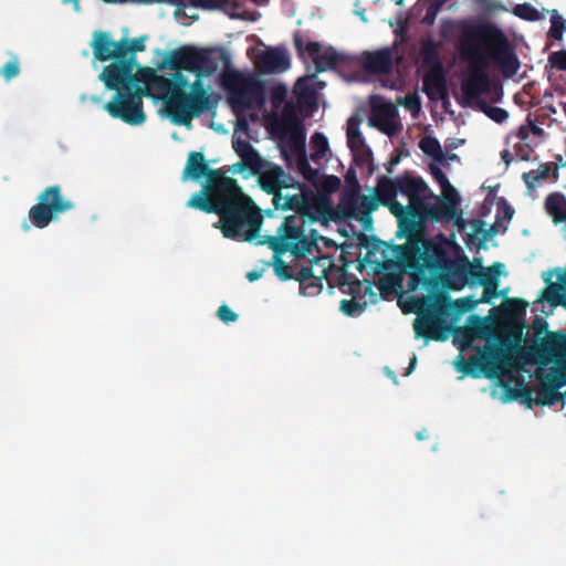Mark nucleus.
Instances as JSON below:
<instances>
[{"instance_id":"obj_21","label":"nucleus","mask_w":566,"mask_h":566,"mask_svg":"<svg viewBox=\"0 0 566 566\" xmlns=\"http://www.w3.org/2000/svg\"><path fill=\"white\" fill-rule=\"evenodd\" d=\"M188 8L217 10L231 19L248 20V7L241 0H188Z\"/></svg>"},{"instance_id":"obj_40","label":"nucleus","mask_w":566,"mask_h":566,"mask_svg":"<svg viewBox=\"0 0 566 566\" xmlns=\"http://www.w3.org/2000/svg\"><path fill=\"white\" fill-rule=\"evenodd\" d=\"M421 61L423 64L431 66V67H442V63L439 59V52L437 51L436 43L431 38L426 39L422 41L421 44Z\"/></svg>"},{"instance_id":"obj_45","label":"nucleus","mask_w":566,"mask_h":566,"mask_svg":"<svg viewBox=\"0 0 566 566\" xmlns=\"http://www.w3.org/2000/svg\"><path fill=\"white\" fill-rule=\"evenodd\" d=\"M448 0H419L418 1V8L420 10H426V13L423 15V21L428 24L433 23L436 20V17L440 10V8L447 2Z\"/></svg>"},{"instance_id":"obj_30","label":"nucleus","mask_w":566,"mask_h":566,"mask_svg":"<svg viewBox=\"0 0 566 566\" xmlns=\"http://www.w3.org/2000/svg\"><path fill=\"white\" fill-rule=\"evenodd\" d=\"M218 171L223 174L222 170L209 167L208 161L205 160L203 154L200 151H190L188 155L187 166L184 168V177L193 180L209 179L211 172Z\"/></svg>"},{"instance_id":"obj_15","label":"nucleus","mask_w":566,"mask_h":566,"mask_svg":"<svg viewBox=\"0 0 566 566\" xmlns=\"http://www.w3.org/2000/svg\"><path fill=\"white\" fill-rule=\"evenodd\" d=\"M359 191L350 190L343 193L339 209L344 217L363 222L370 219V213L376 211L381 202L374 196L360 195Z\"/></svg>"},{"instance_id":"obj_7","label":"nucleus","mask_w":566,"mask_h":566,"mask_svg":"<svg viewBox=\"0 0 566 566\" xmlns=\"http://www.w3.org/2000/svg\"><path fill=\"white\" fill-rule=\"evenodd\" d=\"M448 316V296L440 294L429 304L427 312L415 319L413 331L416 337H421L426 340H446L450 333V326L446 319Z\"/></svg>"},{"instance_id":"obj_44","label":"nucleus","mask_w":566,"mask_h":566,"mask_svg":"<svg viewBox=\"0 0 566 566\" xmlns=\"http://www.w3.org/2000/svg\"><path fill=\"white\" fill-rule=\"evenodd\" d=\"M311 145H313V153H311V160L318 163L329 151L328 139L323 133H314L311 137Z\"/></svg>"},{"instance_id":"obj_17","label":"nucleus","mask_w":566,"mask_h":566,"mask_svg":"<svg viewBox=\"0 0 566 566\" xmlns=\"http://www.w3.org/2000/svg\"><path fill=\"white\" fill-rule=\"evenodd\" d=\"M454 261L450 260L447 250L441 243H434L426 238L424 248L421 249L420 283H428L427 271L442 272L448 270Z\"/></svg>"},{"instance_id":"obj_47","label":"nucleus","mask_w":566,"mask_h":566,"mask_svg":"<svg viewBox=\"0 0 566 566\" xmlns=\"http://www.w3.org/2000/svg\"><path fill=\"white\" fill-rule=\"evenodd\" d=\"M479 108L494 123H504L509 118L506 109L499 106L488 105L485 101H479Z\"/></svg>"},{"instance_id":"obj_24","label":"nucleus","mask_w":566,"mask_h":566,"mask_svg":"<svg viewBox=\"0 0 566 566\" xmlns=\"http://www.w3.org/2000/svg\"><path fill=\"white\" fill-rule=\"evenodd\" d=\"M254 64L262 74H282L290 67V59L286 51L275 48L256 55Z\"/></svg>"},{"instance_id":"obj_41","label":"nucleus","mask_w":566,"mask_h":566,"mask_svg":"<svg viewBox=\"0 0 566 566\" xmlns=\"http://www.w3.org/2000/svg\"><path fill=\"white\" fill-rule=\"evenodd\" d=\"M287 97V86L281 83H277L269 88V95L268 99H270L271 107L274 108V111H277L282 107L283 108L287 105V102L285 98ZM289 103H292L289 101Z\"/></svg>"},{"instance_id":"obj_13","label":"nucleus","mask_w":566,"mask_h":566,"mask_svg":"<svg viewBox=\"0 0 566 566\" xmlns=\"http://www.w3.org/2000/svg\"><path fill=\"white\" fill-rule=\"evenodd\" d=\"M273 205L275 210H292L296 212L294 216L284 217L282 223L277 228H283L284 223L287 222L290 218L295 219V222L291 223L300 228L302 233H305V222H314L316 217L312 214V205L310 199L305 193H295V195H282L275 193L273 196Z\"/></svg>"},{"instance_id":"obj_51","label":"nucleus","mask_w":566,"mask_h":566,"mask_svg":"<svg viewBox=\"0 0 566 566\" xmlns=\"http://www.w3.org/2000/svg\"><path fill=\"white\" fill-rule=\"evenodd\" d=\"M20 72L19 60L17 55H12L9 63L4 64L0 67V75L6 78V81H10L18 76Z\"/></svg>"},{"instance_id":"obj_58","label":"nucleus","mask_w":566,"mask_h":566,"mask_svg":"<svg viewBox=\"0 0 566 566\" xmlns=\"http://www.w3.org/2000/svg\"><path fill=\"white\" fill-rule=\"evenodd\" d=\"M340 178L337 177V176H326L323 178V181H322V189L324 191H327L328 193H333L335 192L337 189L340 188Z\"/></svg>"},{"instance_id":"obj_35","label":"nucleus","mask_w":566,"mask_h":566,"mask_svg":"<svg viewBox=\"0 0 566 566\" xmlns=\"http://www.w3.org/2000/svg\"><path fill=\"white\" fill-rule=\"evenodd\" d=\"M500 272L494 271L489 277H484L481 280H475L474 284H480L484 287V292H482V296L478 302L480 303H489L493 298L499 297L500 293L496 289H499L500 283Z\"/></svg>"},{"instance_id":"obj_12","label":"nucleus","mask_w":566,"mask_h":566,"mask_svg":"<svg viewBox=\"0 0 566 566\" xmlns=\"http://www.w3.org/2000/svg\"><path fill=\"white\" fill-rule=\"evenodd\" d=\"M334 262L327 255H314L307 265H302L296 271L295 280L300 282L304 294L315 295L321 293L323 280H328V271Z\"/></svg>"},{"instance_id":"obj_6","label":"nucleus","mask_w":566,"mask_h":566,"mask_svg":"<svg viewBox=\"0 0 566 566\" xmlns=\"http://www.w3.org/2000/svg\"><path fill=\"white\" fill-rule=\"evenodd\" d=\"M74 208L71 199L64 197L59 185L46 187L38 196V202L29 210L32 227L43 229L50 226L60 214Z\"/></svg>"},{"instance_id":"obj_29","label":"nucleus","mask_w":566,"mask_h":566,"mask_svg":"<svg viewBox=\"0 0 566 566\" xmlns=\"http://www.w3.org/2000/svg\"><path fill=\"white\" fill-rule=\"evenodd\" d=\"M322 90L324 87V83L316 81V75L311 74L304 77L297 78L294 85V95L296 97L297 105L295 107L302 106H314L316 103V87Z\"/></svg>"},{"instance_id":"obj_57","label":"nucleus","mask_w":566,"mask_h":566,"mask_svg":"<svg viewBox=\"0 0 566 566\" xmlns=\"http://www.w3.org/2000/svg\"><path fill=\"white\" fill-rule=\"evenodd\" d=\"M217 317L224 324L233 323L238 319V315L228 305L222 304L217 310Z\"/></svg>"},{"instance_id":"obj_60","label":"nucleus","mask_w":566,"mask_h":566,"mask_svg":"<svg viewBox=\"0 0 566 566\" xmlns=\"http://www.w3.org/2000/svg\"><path fill=\"white\" fill-rule=\"evenodd\" d=\"M402 106H405L408 111L419 112L421 107L420 98L417 95H408L405 101H402Z\"/></svg>"},{"instance_id":"obj_10","label":"nucleus","mask_w":566,"mask_h":566,"mask_svg":"<svg viewBox=\"0 0 566 566\" xmlns=\"http://www.w3.org/2000/svg\"><path fill=\"white\" fill-rule=\"evenodd\" d=\"M476 42L482 44L488 52V61L493 60L501 73L505 77H513L521 67L518 55L512 45L509 44L507 38H475Z\"/></svg>"},{"instance_id":"obj_39","label":"nucleus","mask_w":566,"mask_h":566,"mask_svg":"<svg viewBox=\"0 0 566 566\" xmlns=\"http://www.w3.org/2000/svg\"><path fill=\"white\" fill-rule=\"evenodd\" d=\"M471 226H472L473 231L471 233L467 234L465 241H467V244H473L476 235L481 234L479 249L482 248L488 242L489 238H491L492 235H494L496 233L495 226H492L491 228L485 229L484 228L485 223L479 219H473L471 221Z\"/></svg>"},{"instance_id":"obj_20","label":"nucleus","mask_w":566,"mask_h":566,"mask_svg":"<svg viewBox=\"0 0 566 566\" xmlns=\"http://www.w3.org/2000/svg\"><path fill=\"white\" fill-rule=\"evenodd\" d=\"M240 134L248 136V117L244 115L237 117L233 136V148L237 155L240 156V161L234 165L216 168V170H222L223 176L243 174L248 170V139H242Z\"/></svg>"},{"instance_id":"obj_48","label":"nucleus","mask_w":566,"mask_h":566,"mask_svg":"<svg viewBox=\"0 0 566 566\" xmlns=\"http://www.w3.org/2000/svg\"><path fill=\"white\" fill-rule=\"evenodd\" d=\"M559 385H542L537 391V400L535 403L544 406L552 405L558 399Z\"/></svg>"},{"instance_id":"obj_27","label":"nucleus","mask_w":566,"mask_h":566,"mask_svg":"<svg viewBox=\"0 0 566 566\" xmlns=\"http://www.w3.org/2000/svg\"><path fill=\"white\" fill-rule=\"evenodd\" d=\"M347 145L349 150L353 151L357 164L365 165L371 160V150L365 144V139L358 128V120L355 117L348 119Z\"/></svg>"},{"instance_id":"obj_22","label":"nucleus","mask_w":566,"mask_h":566,"mask_svg":"<svg viewBox=\"0 0 566 566\" xmlns=\"http://www.w3.org/2000/svg\"><path fill=\"white\" fill-rule=\"evenodd\" d=\"M397 107L391 102H380L370 105L369 125L389 137L396 134Z\"/></svg>"},{"instance_id":"obj_5","label":"nucleus","mask_w":566,"mask_h":566,"mask_svg":"<svg viewBox=\"0 0 566 566\" xmlns=\"http://www.w3.org/2000/svg\"><path fill=\"white\" fill-rule=\"evenodd\" d=\"M475 38L461 39V56L469 62L468 77L461 84L462 106L478 101L489 90L490 80L486 73L488 52Z\"/></svg>"},{"instance_id":"obj_54","label":"nucleus","mask_w":566,"mask_h":566,"mask_svg":"<svg viewBox=\"0 0 566 566\" xmlns=\"http://www.w3.org/2000/svg\"><path fill=\"white\" fill-rule=\"evenodd\" d=\"M166 2L176 7L174 17L176 21H185L186 9H188V0H154V3Z\"/></svg>"},{"instance_id":"obj_62","label":"nucleus","mask_w":566,"mask_h":566,"mask_svg":"<svg viewBox=\"0 0 566 566\" xmlns=\"http://www.w3.org/2000/svg\"><path fill=\"white\" fill-rule=\"evenodd\" d=\"M344 180H346V184L353 186V190H360V185L358 184L356 172L354 168H349L346 172V176H344Z\"/></svg>"},{"instance_id":"obj_4","label":"nucleus","mask_w":566,"mask_h":566,"mask_svg":"<svg viewBox=\"0 0 566 566\" xmlns=\"http://www.w3.org/2000/svg\"><path fill=\"white\" fill-rule=\"evenodd\" d=\"M295 219L290 218L283 228L276 229L275 235H269L266 242L269 248L273 250V259L269 265L274 268L275 275L282 281L295 279L296 272L282 261L281 256L287 252L297 259L312 255L314 251L318 252L317 244L314 240L307 238L298 228L292 223Z\"/></svg>"},{"instance_id":"obj_25","label":"nucleus","mask_w":566,"mask_h":566,"mask_svg":"<svg viewBox=\"0 0 566 566\" xmlns=\"http://www.w3.org/2000/svg\"><path fill=\"white\" fill-rule=\"evenodd\" d=\"M408 200L409 205L405 206V210H402L399 216H395L398 218L400 232L421 230L419 220L426 214L429 208L422 195L408 198Z\"/></svg>"},{"instance_id":"obj_33","label":"nucleus","mask_w":566,"mask_h":566,"mask_svg":"<svg viewBox=\"0 0 566 566\" xmlns=\"http://www.w3.org/2000/svg\"><path fill=\"white\" fill-rule=\"evenodd\" d=\"M394 179L396 186H398L399 193L407 198L424 195L428 190L427 182L422 178L415 177L408 172Z\"/></svg>"},{"instance_id":"obj_56","label":"nucleus","mask_w":566,"mask_h":566,"mask_svg":"<svg viewBox=\"0 0 566 566\" xmlns=\"http://www.w3.org/2000/svg\"><path fill=\"white\" fill-rule=\"evenodd\" d=\"M548 63L552 67L566 72V51H555L548 55Z\"/></svg>"},{"instance_id":"obj_9","label":"nucleus","mask_w":566,"mask_h":566,"mask_svg":"<svg viewBox=\"0 0 566 566\" xmlns=\"http://www.w3.org/2000/svg\"><path fill=\"white\" fill-rule=\"evenodd\" d=\"M503 264L494 262L493 265L485 269L482 265L481 258H474L470 261L467 255H462L454 261L451 266V274L446 280V285L452 290H462L465 285H474L475 280L489 277L494 272H502Z\"/></svg>"},{"instance_id":"obj_52","label":"nucleus","mask_w":566,"mask_h":566,"mask_svg":"<svg viewBox=\"0 0 566 566\" xmlns=\"http://www.w3.org/2000/svg\"><path fill=\"white\" fill-rule=\"evenodd\" d=\"M514 14L528 20L535 21L539 19V12L531 4H518L514 8Z\"/></svg>"},{"instance_id":"obj_32","label":"nucleus","mask_w":566,"mask_h":566,"mask_svg":"<svg viewBox=\"0 0 566 566\" xmlns=\"http://www.w3.org/2000/svg\"><path fill=\"white\" fill-rule=\"evenodd\" d=\"M269 86L265 82L258 78L255 73L249 75V107L261 111L268 103Z\"/></svg>"},{"instance_id":"obj_26","label":"nucleus","mask_w":566,"mask_h":566,"mask_svg":"<svg viewBox=\"0 0 566 566\" xmlns=\"http://www.w3.org/2000/svg\"><path fill=\"white\" fill-rule=\"evenodd\" d=\"M399 189L396 186L395 179L381 176L377 178L375 188V198L381 202V206L388 207L394 216H399L403 211V206L396 200Z\"/></svg>"},{"instance_id":"obj_46","label":"nucleus","mask_w":566,"mask_h":566,"mask_svg":"<svg viewBox=\"0 0 566 566\" xmlns=\"http://www.w3.org/2000/svg\"><path fill=\"white\" fill-rule=\"evenodd\" d=\"M552 172V166L546 163L542 164L538 168L524 172L522 179H524L528 189H532L535 182H539L542 179H547Z\"/></svg>"},{"instance_id":"obj_2","label":"nucleus","mask_w":566,"mask_h":566,"mask_svg":"<svg viewBox=\"0 0 566 566\" xmlns=\"http://www.w3.org/2000/svg\"><path fill=\"white\" fill-rule=\"evenodd\" d=\"M187 206L220 216L214 228L221 229L224 238L248 242V195L234 178L219 171L210 172Z\"/></svg>"},{"instance_id":"obj_43","label":"nucleus","mask_w":566,"mask_h":566,"mask_svg":"<svg viewBox=\"0 0 566 566\" xmlns=\"http://www.w3.org/2000/svg\"><path fill=\"white\" fill-rule=\"evenodd\" d=\"M527 303L522 298H507L504 303V312L507 318L517 321L526 315Z\"/></svg>"},{"instance_id":"obj_55","label":"nucleus","mask_w":566,"mask_h":566,"mask_svg":"<svg viewBox=\"0 0 566 566\" xmlns=\"http://www.w3.org/2000/svg\"><path fill=\"white\" fill-rule=\"evenodd\" d=\"M551 32L555 35L566 32V19H564L556 10L551 14Z\"/></svg>"},{"instance_id":"obj_42","label":"nucleus","mask_w":566,"mask_h":566,"mask_svg":"<svg viewBox=\"0 0 566 566\" xmlns=\"http://www.w3.org/2000/svg\"><path fill=\"white\" fill-rule=\"evenodd\" d=\"M261 209L255 205L254 200H249V239L255 240L261 230Z\"/></svg>"},{"instance_id":"obj_59","label":"nucleus","mask_w":566,"mask_h":566,"mask_svg":"<svg viewBox=\"0 0 566 566\" xmlns=\"http://www.w3.org/2000/svg\"><path fill=\"white\" fill-rule=\"evenodd\" d=\"M506 392L509 395V399H511V400H514V399H516V398L522 396V397L525 398L528 407H531L532 403H533L532 394L526 388L522 389V390H518V389H515V388L506 387Z\"/></svg>"},{"instance_id":"obj_3","label":"nucleus","mask_w":566,"mask_h":566,"mask_svg":"<svg viewBox=\"0 0 566 566\" xmlns=\"http://www.w3.org/2000/svg\"><path fill=\"white\" fill-rule=\"evenodd\" d=\"M269 129L280 140L284 160L290 161V156L296 157L297 171L304 180L316 184L318 171L311 167L305 154V133L303 123L296 115L295 104L287 103L282 113H272L269 117Z\"/></svg>"},{"instance_id":"obj_64","label":"nucleus","mask_w":566,"mask_h":566,"mask_svg":"<svg viewBox=\"0 0 566 566\" xmlns=\"http://www.w3.org/2000/svg\"><path fill=\"white\" fill-rule=\"evenodd\" d=\"M533 327L535 335H541L547 331V322L537 317L534 321Z\"/></svg>"},{"instance_id":"obj_28","label":"nucleus","mask_w":566,"mask_h":566,"mask_svg":"<svg viewBox=\"0 0 566 566\" xmlns=\"http://www.w3.org/2000/svg\"><path fill=\"white\" fill-rule=\"evenodd\" d=\"M497 357L499 352L494 350L488 355L481 354L480 356L471 357L469 360L461 359L459 370L473 377H480L481 373L485 374L486 377H491L493 376L492 370L494 369L493 360Z\"/></svg>"},{"instance_id":"obj_63","label":"nucleus","mask_w":566,"mask_h":566,"mask_svg":"<svg viewBox=\"0 0 566 566\" xmlns=\"http://www.w3.org/2000/svg\"><path fill=\"white\" fill-rule=\"evenodd\" d=\"M469 322L473 324V329L475 333H481L485 327V319L480 315H471L469 316Z\"/></svg>"},{"instance_id":"obj_36","label":"nucleus","mask_w":566,"mask_h":566,"mask_svg":"<svg viewBox=\"0 0 566 566\" xmlns=\"http://www.w3.org/2000/svg\"><path fill=\"white\" fill-rule=\"evenodd\" d=\"M449 32H463L464 35H502V31L494 24L485 22L480 25L479 31L473 33L468 22L452 23Z\"/></svg>"},{"instance_id":"obj_8","label":"nucleus","mask_w":566,"mask_h":566,"mask_svg":"<svg viewBox=\"0 0 566 566\" xmlns=\"http://www.w3.org/2000/svg\"><path fill=\"white\" fill-rule=\"evenodd\" d=\"M398 237H406L407 242L394 245L396 266L408 272L412 282L420 283L421 250L426 243V233L422 230L399 231Z\"/></svg>"},{"instance_id":"obj_11","label":"nucleus","mask_w":566,"mask_h":566,"mask_svg":"<svg viewBox=\"0 0 566 566\" xmlns=\"http://www.w3.org/2000/svg\"><path fill=\"white\" fill-rule=\"evenodd\" d=\"M168 66L175 73H181L185 70L197 75H211L216 71V64L207 51L187 48L172 52L168 60Z\"/></svg>"},{"instance_id":"obj_1","label":"nucleus","mask_w":566,"mask_h":566,"mask_svg":"<svg viewBox=\"0 0 566 566\" xmlns=\"http://www.w3.org/2000/svg\"><path fill=\"white\" fill-rule=\"evenodd\" d=\"M145 38L119 41L111 38H93V55L99 62L112 61L99 73L105 87L115 90L114 101L106 103L112 118H119L130 125H142L146 115L143 111V97L150 96L164 102L165 112L171 123L190 126L198 118L216 107L217 99L205 88L200 78L185 92L189 81L182 73L157 74L151 67L136 70V52L144 50Z\"/></svg>"},{"instance_id":"obj_19","label":"nucleus","mask_w":566,"mask_h":566,"mask_svg":"<svg viewBox=\"0 0 566 566\" xmlns=\"http://www.w3.org/2000/svg\"><path fill=\"white\" fill-rule=\"evenodd\" d=\"M295 45L303 56H307L315 65V72L322 73L328 69L336 67L343 62L344 57L331 46L327 49L322 48L317 42H308L302 51L303 38H294Z\"/></svg>"},{"instance_id":"obj_49","label":"nucleus","mask_w":566,"mask_h":566,"mask_svg":"<svg viewBox=\"0 0 566 566\" xmlns=\"http://www.w3.org/2000/svg\"><path fill=\"white\" fill-rule=\"evenodd\" d=\"M429 170H431L432 177L434 178L436 182L440 185L442 191H444V195H452L453 197L457 196L455 189L449 182L446 172H443L440 167L431 165L429 166Z\"/></svg>"},{"instance_id":"obj_37","label":"nucleus","mask_w":566,"mask_h":566,"mask_svg":"<svg viewBox=\"0 0 566 566\" xmlns=\"http://www.w3.org/2000/svg\"><path fill=\"white\" fill-rule=\"evenodd\" d=\"M566 344V334L558 332V333H548L547 337L541 340L538 345V352L542 355H554L558 350L562 349Z\"/></svg>"},{"instance_id":"obj_16","label":"nucleus","mask_w":566,"mask_h":566,"mask_svg":"<svg viewBox=\"0 0 566 566\" xmlns=\"http://www.w3.org/2000/svg\"><path fill=\"white\" fill-rule=\"evenodd\" d=\"M408 38L396 39L394 48H382L373 52H364L361 63L368 74H389L395 63H400L401 56L395 51L396 46L406 43Z\"/></svg>"},{"instance_id":"obj_61","label":"nucleus","mask_w":566,"mask_h":566,"mask_svg":"<svg viewBox=\"0 0 566 566\" xmlns=\"http://www.w3.org/2000/svg\"><path fill=\"white\" fill-rule=\"evenodd\" d=\"M554 272L557 273L558 283L552 284V287L555 290H562L566 294V268L565 271L557 268Z\"/></svg>"},{"instance_id":"obj_34","label":"nucleus","mask_w":566,"mask_h":566,"mask_svg":"<svg viewBox=\"0 0 566 566\" xmlns=\"http://www.w3.org/2000/svg\"><path fill=\"white\" fill-rule=\"evenodd\" d=\"M545 209L553 217L555 224L566 222V196L560 192L548 193L545 199Z\"/></svg>"},{"instance_id":"obj_53","label":"nucleus","mask_w":566,"mask_h":566,"mask_svg":"<svg viewBox=\"0 0 566 566\" xmlns=\"http://www.w3.org/2000/svg\"><path fill=\"white\" fill-rule=\"evenodd\" d=\"M340 311L344 315L355 316L364 311V305L356 302L354 298H343L340 302Z\"/></svg>"},{"instance_id":"obj_50","label":"nucleus","mask_w":566,"mask_h":566,"mask_svg":"<svg viewBox=\"0 0 566 566\" xmlns=\"http://www.w3.org/2000/svg\"><path fill=\"white\" fill-rule=\"evenodd\" d=\"M478 304L480 302L472 297L458 298L455 301L448 298L449 311H454L459 314L474 310Z\"/></svg>"},{"instance_id":"obj_31","label":"nucleus","mask_w":566,"mask_h":566,"mask_svg":"<svg viewBox=\"0 0 566 566\" xmlns=\"http://www.w3.org/2000/svg\"><path fill=\"white\" fill-rule=\"evenodd\" d=\"M448 201H440L438 203L429 206L426 214L420 220H430L432 222H440L442 219L452 220L455 216V205L459 201V197L452 195H446Z\"/></svg>"},{"instance_id":"obj_14","label":"nucleus","mask_w":566,"mask_h":566,"mask_svg":"<svg viewBox=\"0 0 566 566\" xmlns=\"http://www.w3.org/2000/svg\"><path fill=\"white\" fill-rule=\"evenodd\" d=\"M263 163L258 151L250 145L249 148V170L250 175H258V184L260 188L274 196L282 192L283 188H287V184L282 179L284 176L283 169L280 166L268 165L265 169L261 170Z\"/></svg>"},{"instance_id":"obj_23","label":"nucleus","mask_w":566,"mask_h":566,"mask_svg":"<svg viewBox=\"0 0 566 566\" xmlns=\"http://www.w3.org/2000/svg\"><path fill=\"white\" fill-rule=\"evenodd\" d=\"M422 92L430 101H441L447 105L449 101L447 76L443 66L431 67L422 76Z\"/></svg>"},{"instance_id":"obj_18","label":"nucleus","mask_w":566,"mask_h":566,"mask_svg":"<svg viewBox=\"0 0 566 566\" xmlns=\"http://www.w3.org/2000/svg\"><path fill=\"white\" fill-rule=\"evenodd\" d=\"M221 85L228 94V102L233 108L242 112L248 111V75L234 70H228L222 73ZM248 116L241 114L240 116Z\"/></svg>"},{"instance_id":"obj_38","label":"nucleus","mask_w":566,"mask_h":566,"mask_svg":"<svg viewBox=\"0 0 566 566\" xmlns=\"http://www.w3.org/2000/svg\"><path fill=\"white\" fill-rule=\"evenodd\" d=\"M419 147L423 154L432 157L433 160L446 164L447 157L441 149V144L438 138L427 135L420 139Z\"/></svg>"}]
</instances>
